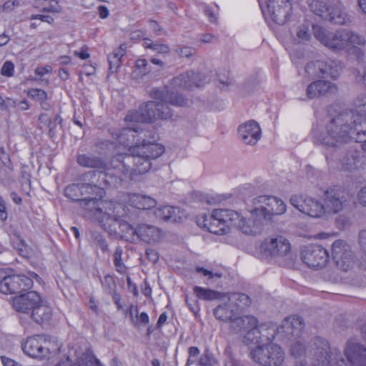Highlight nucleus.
<instances>
[{
  "mask_svg": "<svg viewBox=\"0 0 366 366\" xmlns=\"http://www.w3.org/2000/svg\"><path fill=\"white\" fill-rule=\"evenodd\" d=\"M154 99L141 105L138 110L129 112L124 118L127 122H152L156 119H168L172 112L168 104L183 107L187 99L180 94L168 90L154 89L150 92Z\"/></svg>",
  "mask_w": 366,
  "mask_h": 366,
  "instance_id": "obj_1",
  "label": "nucleus"
},
{
  "mask_svg": "<svg viewBox=\"0 0 366 366\" xmlns=\"http://www.w3.org/2000/svg\"><path fill=\"white\" fill-rule=\"evenodd\" d=\"M129 151L130 154H118L112 160L114 168L121 171L125 177L147 173L151 169V161L159 157L164 153V147L143 139L142 143H136Z\"/></svg>",
  "mask_w": 366,
  "mask_h": 366,
  "instance_id": "obj_2",
  "label": "nucleus"
},
{
  "mask_svg": "<svg viewBox=\"0 0 366 366\" xmlns=\"http://www.w3.org/2000/svg\"><path fill=\"white\" fill-rule=\"evenodd\" d=\"M355 117L352 112H342L327 123L325 129L315 127L312 131L314 143L339 148L350 139H355V128L359 126Z\"/></svg>",
  "mask_w": 366,
  "mask_h": 366,
  "instance_id": "obj_3",
  "label": "nucleus"
},
{
  "mask_svg": "<svg viewBox=\"0 0 366 366\" xmlns=\"http://www.w3.org/2000/svg\"><path fill=\"white\" fill-rule=\"evenodd\" d=\"M315 355L322 366H366V346L354 340H347L342 356L337 349L330 350L329 343L320 338L314 340Z\"/></svg>",
  "mask_w": 366,
  "mask_h": 366,
  "instance_id": "obj_4",
  "label": "nucleus"
},
{
  "mask_svg": "<svg viewBox=\"0 0 366 366\" xmlns=\"http://www.w3.org/2000/svg\"><path fill=\"white\" fill-rule=\"evenodd\" d=\"M96 213L101 227L107 232L118 235L126 241L133 242L137 237V228H134L123 219L129 213L127 206L119 202L99 203Z\"/></svg>",
  "mask_w": 366,
  "mask_h": 366,
  "instance_id": "obj_5",
  "label": "nucleus"
},
{
  "mask_svg": "<svg viewBox=\"0 0 366 366\" xmlns=\"http://www.w3.org/2000/svg\"><path fill=\"white\" fill-rule=\"evenodd\" d=\"M106 174L99 171H89L81 176L83 181L81 184L82 193V203L86 212L85 215L96 220V213L99 212V203L114 202L113 201H103L101 198L104 194L102 187L107 184Z\"/></svg>",
  "mask_w": 366,
  "mask_h": 366,
  "instance_id": "obj_6",
  "label": "nucleus"
},
{
  "mask_svg": "<svg viewBox=\"0 0 366 366\" xmlns=\"http://www.w3.org/2000/svg\"><path fill=\"white\" fill-rule=\"evenodd\" d=\"M312 30L315 37L332 51H350L352 46L355 45L366 47L365 38L351 29H340L332 32L324 27L315 25Z\"/></svg>",
  "mask_w": 366,
  "mask_h": 366,
  "instance_id": "obj_7",
  "label": "nucleus"
},
{
  "mask_svg": "<svg viewBox=\"0 0 366 366\" xmlns=\"http://www.w3.org/2000/svg\"><path fill=\"white\" fill-rule=\"evenodd\" d=\"M236 218V212L230 209H215L210 215L205 213L196 217L197 225L211 233L222 235L229 232L232 224V217Z\"/></svg>",
  "mask_w": 366,
  "mask_h": 366,
  "instance_id": "obj_8",
  "label": "nucleus"
},
{
  "mask_svg": "<svg viewBox=\"0 0 366 366\" xmlns=\"http://www.w3.org/2000/svg\"><path fill=\"white\" fill-rule=\"evenodd\" d=\"M250 355L255 362L262 366H281L285 359L282 348L272 342L257 346L251 350Z\"/></svg>",
  "mask_w": 366,
  "mask_h": 366,
  "instance_id": "obj_9",
  "label": "nucleus"
},
{
  "mask_svg": "<svg viewBox=\"0 0 366 366\" xmlns=\"http://www.w3.org/2000/svg\"><path fill=\"white\" fill-rule=\"evenodd\" d=\"M24 352L32 357H49L59 352V345L56 341L44 335L29 337L22 347Z\"/></svg>",
  "mask_w": 366,
  "mask_h": 366,
  "instance_id": "obj_10",
  "label": "nucleus"
},
{
  "mask_svg": "<svg viewBox=\"0 0 366 366\" xmlns=\"http://www.w3.org/2000/svg\"><path fill=\"white\" fill-rule=\"evenodd\" d=\"M291 245L283 236L267 238L259 245V252L266 259L278 261L287 257L290 253Z\"/></svg>",
  "mask_w": 366,
  "mask_h": 366,
  "instance_id": "obj_11",
  "label": "nucleus"
},
{
  "mask_svg": "<svg viewBox=\"0 0 366 366\" xmlns=\"http://www.w3.org/2000/svg\"><path fill=\"white\" fill-rule=\"evenodd\" d=\"M322 198L326 212L337 214L349 204L352 196L347 190L340 187H333L324 192Z\"/></svg>",
  "mask_w": 366,
  "mask_h": 366,
  "instance_id": "obj_12",
  "label": "nucleus"
},
{
  "mask_svg": "<svg viewBox=\"0 0 366 366\" xmlns=\"http://www.w3.org/2000/svg\"><path fill=\"white\" fill-rule=\"evenodd\" d=\"M256 210L264 221L272 220L274 216L282 215L286 212L285 202L274 196L262 195L254 199Z\"/></svg>",
  "mask_w": 366,
  "mask_h": 366,
  "instance_id": "obj_13",
  "label": "nucleus"
},
{
  "mask_svg": "<svg viewBox=\"0 0 366 366\" xmlns=\"http://www.w3.org/2000/svg\"><path fill=\"white\" fill-rule=\"evenodd\" d=\"M315 6L317 9H314L313 11L317 15L335 24L345 25L351 22V17L343 10L340 2L329 4L326 2L317 1Z\"/></svg>",
  "mask_w": 366,
  "mask_h": 366,
  "instance_id": "obj_14",
  "label": "nucleus"
},
{
  "mask_svg": "<svg viewBox=\"0 0 366 366\" xmlns=\"http://www.w3.org/2000/svg\"><path fill=\"white\" fill-rule=\"evenodd\" d=\"M290 202L300 212L313 218H320L326 213V209L320 201L304 194L292 195Z\"/></svg>",
  "mask_w": 366,
  "mask_h": 366,
  "instance_id": "obj_15",
  "label": "nucleus"
},
{
  "mask_svg": "<svg viewBox=\"0 0 366 366\" xmlns=\"http://www.w3.org/2000/svg\"><path fill=\"white\" fill-rule=\"evenodd\" d=\"M236 218L232 217V226L236 227L244 234L254 236L262 232L264 220L255 208L250 212V214L247 217H240L237 212H236Z\"/></svg>",
  "mask_w": 366,
  "mask_h": 366,
  "instance_id": "obj_16",
  "label": "nucleus"
},
{
  "mask_svg": "<svg viewBox=\"0 0 366 366\" xmlns=\"http://www.w3.org/2000/svg\"><path fill=\"white\" fill-rule=\"evenodd\" d=\"M332 257L343 271H347L354 264L355 257L351 246L342 239L335 240L332 244Z\"/></svg>",
  "mask_w": 366,
  "mask_h": 366,
  "instance_id": "obj_17",
  "label": "nucleus"
},
{
  "mask_svg": "<svg viewBox=\"0 0 366 366\" xmlns=\"http://www.w3.org/2000/svg\"><path fill=\"white\" fill-rule=\"evenodd\" d=\"M302 261L310 267L319 269L326 266L329 260L327 249L318 244L305 246L301 252Z\"/></svg>",
  "mask_w": 366,
  "mask_h": 366,
  "instance_id": "obj_18",
  "label": "nucleus"
},
{
  "mask_svg": "<svg viewBox=\"0 0 366 366\" xmlns=\"http://www.w3.org/2000/svg\"><path fill=\"white\" fill-rule=\"evenodd\" d=\"M270 19L277 24L284 25L291 18L292 4L290 0H267Z\"/></svg>",
  "mask_w": 366,
  "mask_h": 366,
  "instance_id": "obj_19",
  "label": "nucleus"
},
{
  "mask_svg": "<svg viewBox=\"0 0 366 366\" xmlns=\"http://www.w3.org/2000/svg\"><path fill=\"white\" fill-rule=\"evenodd\" d=\"M305 324L302 318L297 316L286 317L280 327H276L277 333L289 341L300 340Z\"/></svg>",
  "mask_w": 366,
  "mask_h": 366,
  "instance_id": "obj_20",
  "label": "nucleus"
},
{
  "mask_svg": "<svg viewBox=\"0 0 366 366\" xmlns=\"http://www.w3.org/2000/svg\"><path fill=\"white\" fill-rule=\"evenodd\" d=\"M33 282L31 277L25 275H9L0 282V291L4 294L21 293L31 288Z\"/></svg>",
  "mask_w": 366,
  "mask_h": 366,
  "instance_id": "obj_21",
  "label": "nucleus"
},
{
  "mask_svg": "<svg viewBox=\"0 0 366 366\" xmlns=\"http://www.w3.org/2000/svg\"><path fill=\"white\" fill-rule=\"evenodd\" d=\"M237 134L244 144L253 146L260 139L262 131L256 121L249 120L239 126Z\"/></svg>",
  "mask_w": 366,
  "mask_h": 366,
  "instance_id": "obj_22",
  "label": "nucleus"
},
{
  "mask_svg": "<svg viewBox=\"0 0 366 366\" xmlns=\"http://www.w3.org/2000/svg\"><path fill=\"white\" fill-rule=\"evenodd\" d=\"M205 76L193 71L184 72L172 79L171 84L174 88L190 90L201 86L204 82Z\"/></svg>",
  "mask_w": 366,
  "mask_h": 366,
  "instance_id": "obj_23",
  "label": "nucleus"
},
{
  "mask_svg": "<svg viewBox=\"0 0 366 366\" xmlns=\"http://www.w3.org/2000/svg\"><path fill=\"white\" fill-rule=\"evenodd\" d=\"M40 302L39 295L34 291H29L14 297L12 306L19 312L30 314L35 305Z\"/></svg>",
  "mask_w": 366,
  "mask_h": 366,
  "instance_id": "obj_24",
  "label": "nucleus"
},
{
  "mask_svg": "<svg viewBox=\"0 0 366 366\" xmlns=\"http://www.w3.org/2000/svg\"><path fill=\"white\" fill-rule=\"evenodd\" d=\"M338 88L335 84L325 80H317L308 85L306 94L309 99H314L336 94Z\"/></svg>",
  "mask_w": 366,
  "mask_h": 366,
  "instance_id": "obj_25",
  "label": "nucleus"
},
{
  "mask_svg": "<svg viewBox=\"0 0 366 366\" xmlns=\"http://www.w3.org/2000/svg\"><path fill=\"white\" fill-rule=\"evenodd\" d=\"M268 330H272L274 332L276 330V326L268 324L259 325L257 322L255 327H251L248 329L244 342L247 345H257V346L264 345L263 340H262V333Z\"/></svg>",
  "mask_w": 366,
  "mask_h": 366,
  "instance_id": "obj_26",
  "label": "nucleus"
},
{
  "mask_svg": "<svg viewBox=\"0 0 366 366\" xmlns=\"http://www.w3.org/2000/svg\"><path fill=\"white\" fill-rule=\"evenodd\" d=\"M362 157V152L354 148H349L340 159L341 169L345 172H352L359 167Z\"/></svg>",
  "mask_w": 366,
  "mask_h": 366,
  "instance_id": "obj_27",
  "label": "nucleus"
},
{
  "mask_svg": "<svg viewBox=\"0 0 366 366\" xmlns=\"http://www.w3.org/2000/svg\"><path fill=\"white\" fill-rule=\"evenodd\" d=\"M257 319L253 316H239L237 314L229 321V330L232 333H240L255 327Z\"/></svg>",
  "mask_w": 366,
  "mask_h": 366,
  "instance_id": "obj_28",
  "label": "nucleus"
},
{
  "mask_svg": "<svg viewBox=\"0 0 366 366\" xmlns=\"http://www.w3.org/2000/svg\"><path fill=\"white\" fill-rule=\"evenodd\" d=\"M137 238L147 244L157 242L161 236L158 227L146 224H142L137 227Z\"/></svg>",
  "mask_w": 366,
  "mask_h": 366,
  "instance_id": "obj_29",
  "label": "nucleus"
},
{
  "mask_svg": "<svg viewBox=\"0 0 366 366\" xmlns=\"http://www.w3.org/2000/svg\"><path fill=\"white\" fill-rule=\"evenodd\" d=\"M127 202L138 209H150L157 205L156 200L149 196L139 194H127Z\"/></svg>",
  "mask_w": 366,
  "mask_h": 366,
  "instance_id": "obj_30",
  "label": "nucleus"
},
{
  "mask_svg": "<svg viewBox=\"0 0 366 366\" xmlns=\"http://www.w3.org/2000/svg\"><path fill=\"white\" fill-rule=\"evenodd\" d=\"M343 65L339 60L328 59L325 61L322 60V74L321 78H331L336 79L342 73Z\"/></svg>",
  "mask_w": 366,
  "mask_h": 366,
  "instance_id": "obj_31",
  "label": "nucleus"
},
{
  "mask_svg": "<svg viewBox=\"0 0 366 366\" xmlns=\"http://www.w3.org/2000/svg\"><path fill=\"white\" fill-rule=\"evenodd\" d=\"M181 213L182 212L179 207L168 205L161 207L155 211V215L157 218L172 222L179 221Z\"/></svg>",
  "mask_w": 366,
  "mask_h": 366,
  "instance_id": "obj_32",
  "label": "nucleus"
},
{
  "mask_svg": "<svg viewBox=\"0 0 366 366\" xmlns=\"http://www.w3.org/2000/svg\"><path fill=\"white\" fill-rule=\"evenodd\" d=\"M228 300L223 305L217 306L213 312L214 315L217 320L222 321H230L237 314V308Z\"/></svg>",
  "mask_w": 366,
  "mask_h": 366,
  "instance_id": "obj_33",
  "label": "nucleus"
},
{
  "mask_svg": "<svg viewBox=\"0 0 366 366\" xmlns=\"http://www.w3.org/2000/svg\"><path fill=\"white\" fill-rule=\"evenodd\" d=\"M355 109L350 110L355 114V119L359 128L362 127L364 122H366V95L358 96L354 102Z\"/></svg>",
  "mask_w": 366,
  "mask_h": 366,
  "instance_id": "obj_34",
  "label": "nucleus"
},
{
  "mask_svg": "<svg viewBox=\"0 0 366 366\" xmlns=\"http://www.w3.org/2000/svg\"><path fill=\"white\" fill-rule=\"evenodd\" d=\"M30 317L38 324L46 322L51 317V309L41 302L31 310Z\"/></svg>",
  "mask_w": 366,
  "mask_h": 366,
  "instance_id": "obj_35",
  "label": "nucleus"
},
{
  "mask_svg": "<svg viewBox=\"0 0 366 366\" xmlns=\"http://www.w3.org/2000/svg\"><path fill=\"white\" fill-rule=\"evenodd\" d=\"M77 162L84 167L107 169V164L102 159L90 154H79L77 157Z\"/></svg>",
  "mask_w": 366,
  "mask_h": 366,
  "instance_id": "obj_36",
  "label": "nucleus"
},
{
  "mask_svg": "<svg viewBox=\"0 0 366 366\" xmlns=\"http://www.w3.org/2000/svg\"><path fill=\"white\" fill-rule=\"evenodd\" d=\"M144 133L143 129H140L139 132L138 127H127L122 129L121 134L118 135L117 139L119 144L130 147L129 144L134 141V139Z\"/></svg>",
  "mask_w": 366,
  "mask_h": 366,
  "instance_id": "obj_37",
  "label": "nucleus"
},
{
  "mask_svg": "<svg viewBox=\"0 0 366 366\" xmlns=\"http://www.w3.org/2000/svg\"><path fill=\"white\" fill-rule=\"evenodd\" d=\"M127 46L124 44H121L114 51L108 55V61L109 64V69L114 72L121 65V59L126 54Z\"/></svg>",
  "mask_w": 366,
  "mask_h": 366,
  "instance_id": "obj_38",
  "label": "nucleus"
},
{
  "mask_svg": "<svg viewBox=\"0 0 366 366\" xmlns=\"http://www.w3.org/2000/svg\"><path fill=\"white\" fill-rule=\"evenodd\" d=\"M228 300L230 302L235 306L237 311L243 309L245 307L250 305L251 300L248 295L244 293H233Z\"/></svg>",
  "mask_w": 366,
  "mask_h": 366,
  "instance_id": "obj_39",
  "label": "nucleus"
},
{
  "mask_svg": "<svg viewBox=\"0 0 366 366\" xmlns=\"http://www.w3.org/2000/svg\"><path fill=\"white\" fill-rule=\"evenodd\" d=\"M64 194L66 197L69 198L72 201L81 202V204L83 206L80 183L72 184L67 186L64 190Z\"/></svg>",
  "mask_w": 366,
  "mask_h": 366,
  "instance_id": "obj_40",
  "label": "nucleus"
},
{
  "mask_svg": "<svg viewBox=\"0 0 366 366\" xmlns=\"http://www.w3.org/2000/svg\"><path fill=\"white\" fill-rule=\"evenodd\" d=\"M94 362L99 363L89 351L81 353L70 366H94Z\"/></svg>",
  "mask_w": 366,
  "mask_h": 366,
  "instance_id": "obj_41",
  "label": "nucleus"
},
{
  "mask_svg": "<svg viewBox=\"0 0 366 366\" xmlns=\"http://www.w3.org/2000/svg\"><path fill=\"white\" fill-rule=\"evenodd\" d=\"M194 292L197 297L205 300H213L221 297L220 292L197 286L194 287Z\"/></svg>",
  "mask_w": 366,
  "mask_h": 366,
  "instance_id": "obj_42",
  "label": "nucleus"
},
{
  "mask_svg": "<svg viewBox=\"0 0 366 366\" xmlns=\"http://www.w3.org/2000/svg\"><path fill=\"white\" fill-rule=\"evenodd\" d=\"M305 72L309 78L320 77L322 74V60L311 61L305 66Z\"/></svg>",
  "mask_w": 366,
  "mask_h": 366,
  "instance_id": "obj_43",
  "label": "nucleus"
},
{
  "mask_svg": "<svg viewBox=\"0 0 366 366\" xmlns=\"http://www.w3.org/2000/svg\"><path fill=\"white\" fill-rule=\"evenodd\" d=\"M123 249L120 247H117L113 254V261L116 269L121 274H124L127 271V267L122 260Z\"/></svg>",
  "mask_w": 366,
  "mask_h": 366,
  "instance_id": "obj_44",
  "label": "nucleus"
},
{
  "mask_svg": "<svg viewBox=\"0 0 366 366\" xmlns=\"http://www.w3.org/2000/svg\"><path fill=\"white\" fill-rule=\"evenodd\" d=\"M290 354L295 358L302 357L305 352V347L301 340H293L290 344Z\"/></svg>",
  "mask_w": 366,
  "mask_h": 366,
  "instance_id": "obj_45",
  "label": "nucleus"
},
{
  "mask_svg": "<svg viewBox=\"0 0 366 366\" xmlns=\"http://www.w3.org/2000/svg\"><path fill=\"white\" fill-rule=\"evenodd\" d=\"M93 243L99 247L103 252L109 251V245L105 238L100 234H93Z\"/></svg>",
  "mask_w": 366,
  "mask_h": 366,
  "instance_id": "obj_46",
  "label": "nucleus"
},
{
  "mask_svg": "<svg viewBox=\"0 0 366 366\" xmlns=\"http://www.w3.org/2000/svg\"><path fill=\"white\" fill-rule=\"evenodd\" d=\"M175 52L179 57L189 59L196 54V50L189 46H179L176 49Z\"/></svg>",
  "mask_w": 366,
  "mask_h": 366,
  "instance_id": "obj_47",
  "label": "nucleus"
},
{
  "mask_svg": "<svg viewBox=\"0 0 366 366\" xmlns=\"http://www.w3.org/2000/svg\"><path fill=\"white\" fill-rule=\"evenodd\" d=\"M357 137L355 138L356 142L362 143V148L366 150V122H364L362 127H356Z\"/></svg>",
  "mask_w": 366,
  "mask_h": 366,
  "instance_id": "obj_48",
  "label": "nucleus"
},
{
  "mask_svg": "<svg viewBox=\"0 0 366 366\" xmlns=\"http://www.w3.org/2000/svg\"><path fill=\"white\" fill-rule=\"evenodd\" d=\"M102 284L104 290H106L109 293L112 294L113 292H116V283L112 276L106 275L104 277Z\"/></svg>",
  "mask_w": 366,
  "mask_h": 366,
  "instance_id": "obj_49",
  "label": "nucleus"
},
{
  "mask_svg": "<svg viewBox=\"0 0 366 366\" xmlns=\"http://www.w3.org/2000/svg\"><path fill=\"white\" fill-rule=\"evenodd\" d=\"M147 48H149L157 51L159 54H167L169 52V46L167 44H161L158 43H151L146 46Z\"/></svg>",
  "mask_w": 366,
  "mask_h": 366,
  "instance_id": "obj_50",
  "label": "nucleus"
},
{
  "mask_svg": "<svg viewBox=\"0 0 366 366\" xmlns=\"http://www.w3.org/2000/svg\"><path fill=\"white\" fill-rule=\"evenodd\" d=\"M14 64L10 61H6L1 67V74L4 76L11 77L14 75Z\"/></svg>",
  "mask_w": 366,
  "mask_h": 366,
  "instance_id": "obj_51",
  "label": "nucleus"
},
{
  "mask_svg": "<svg viewBox=\"0 0 366 366\" xmlns=\"http://www.w3.org/2000/svg\"><path fill=\"white\" fill-rule=\"evenodd\" d=\"M61 122V118L59 114H56L54 117L53 121H50L46 126L49 129V134L50 137H54L55 134V129L57 124H60Z\"/></svg>",
  "mask_w": 366,
  "mask_h": 366,
  "instance_id": "obj_52",
  "label": "nucleus"
},
{
  "mask_svg": "<svg viewBox=\"0 0 366 366\" xmlns=\"http://www.w3.org/2000/svg\"><path fill=\"white\" fill-rule=\"evenodd\" d=\"M297 36L301 41H307L310 38L308 28L305 26H301L298 28Z\"/></svg>",
  "mask_w": 366,
  "mask_h": 366,
  "instance_id": "obj_53",
  "label": "nucleus"
},
{
  "mask_svg": "<svg viewBox=\"0 0 366 366\" xmlns=\"http://www.w3.org/2000/svg\"><path fill=\"white\" fill-rule=\"evenodd\" d=\"M147 66L148 64L146 59H139L136 61L135 69L142 70L144 74H148L150 69Z\"/></svg>",
  "mask_w": 366,
  "mask_h": 366,
  "instance_id": "obj_54",
  "label": "nucleus"
},
{
  "mask_svg": "<svg viewBox=\"0 0 366 366\" xmlns=\"http://www.w3.org/2000/svg\"><path fill=\"white\" fill-rule=\"evenodd\" d=\"M31 95L40 102L46 101L47 99V94L44 90L39 89L31 91Z\"/></svg>",
  "mask_w": 366,
  "mask_h": 366,
  "instance_id": "obj_55",
  "label": "nucleus"
},
{
  "mask_svg": "<svg viewBox=\"0 0 366 366\" xmlns=\"http://www.w3.org/2000/svg\"><path fill=\"white\" fill-rule=\"evenodd\" d=\"M149 322V317L146 312H142L139 315L137 314L136 320L134 324L146 325Z\"/></svg>",
  "mask_w": 366,
  "mask_h": 366,
  "instance_id": "obj_56",
  "label": "nucleus"
},
{
  "mask_svg": "<svg viewBox=\"0 0 366 366\" xmlns=\"http://www.w3.org/2000/svg\"><path fill=\"white\" fill-rule=\"evenodd\" d=\"M357 199L361 205L366 207V185L358 192Z\"/></svg>",
  "mask_w": 366,
  "mask_h": 366,
  "instance_id": "obj_57",
  "label": "nucleus"
},
{
  "mask_svg": "<svg viewBox=\"0 0 366 366\" xmlns=\"http://www.w3.org/2000/svg\"><path fill=\"white\" fill-rule=\"evenodd\" d=\"M146 254L148 259L153 263H156L159 260V254L155 249H147Z\"/></svg>",
  "mask_w": 366,
  "mask_h": 366,
  "instance_id": "obj_58",
  "label": "nucleus"
},
{
  "mask_svg": "<svg viewBox=\"0 0 366 366\" xmlns=\"http://www.w3.org/2000/svg\"><path fill=\"white\" fill-rule=\"evenodd\" d=\"M7 218V212H6V203L4 199L0 197V219L1 221L6 220Z\"/></svg>",
  "mask_w": 366,
  "mask_h": 366,
  "instance_id": "obj_59",
  "label": "nucleus"
},
{
  "mask_svg": "<svg viewBox=\"0 0 366 366\" xmlns=\"http://www.w3.org/2000/svg\"><path fill=\"white\" fill-rule=\"evenodd\" d=\"M349 224H350L349 219L345 217L340 216L336 219V224H337V227L340 229L345 228V227L349 225Z\"/></svg>",
  "mask_w": 366,
  "mask_h": 366,
  "instance_id": "obj_60",
  "label": "nucleus"
},
{
  "mask_svg": "<svg viewBox=\"0 0 366 366\" xmlns=\"http://www.w3.org/2000/svg\"><path fill=\"white\" fill-rule=\"evenodd\" d=\"M51 71V67L50 66H46L44 67H37L35 69V74L39 76H42L44 74H49Z\"/></svg>",
  "mask_w": 366,
  "mask_h": 366,
  "instance_id": "obj_61",
  "label": "nucleus"
},
{
  "mask_svg": "<svg viewBox=\"0 0 366 366\" xmlns=\"http://www.w3.org/2000/svg\"><path fill=\"white\" fill-rule=\"evenodd\" d=\"M359 242L362 249L366 253V230L360 232Z\"/></svg>",
  "mask_w": 366,
  "mask_h": 366,
  "instance_id": "obj_62",
  "label": "nucleus"
},
{
  "mask_svg": "<svg viewBox=\"0 0 366 366\" xmlns=\"http://www.w3.org/2000/svg\"><path fill=\"white\" fill-rule=\"evenodd\" d=\"M1 360L4 366H22L20 363L6 357H2Z\"/></svg>",
  "mask_w": 366,
  "mask_h": 366,
  "instance_id": "obj_63",
  "label": "nucleus"
},
{
  "mask_svg": "<svg viewBox=\"0 0 366 366\" xmlns=\"http://www.w3.org/2000/svg\"><path fill=\"white\" fill-rule=\"evenodd\" d=\"M224 366H241L239 361L232 356H228L225 360Z\"/></svg>",
  "mask_w": 366,
  "mask_h": 366,
  "instance_id": "obj_64",
  "label": "nucleus"
}]
</instances>
